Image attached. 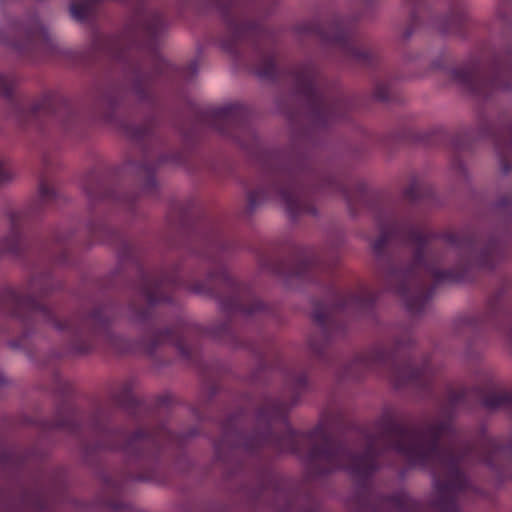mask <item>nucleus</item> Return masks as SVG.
Returning <instances> with one entry per match:
<instances>
[{
  "instance_id": "nucleus-1",
  "label": "nucleus",
  "mask_w": 512,
  "mask_h": 512,
  "mask_svg": "<svg viewBox=\"0 0 512 512\" xmlns=\"http://www.w3.org/2000/svg\"><path fill=\"white\" fill-rule=\"evenodd\" d=\"M307 470L314 476H324L335 470L347 471L361 487H367L371 477L384 462L395 469L429 470L435 478L438 492L433 502L436 512H460L462 497L475 498L481 490L474 485L467 471L480 450H307ZM478 455L500 478L512 479V450H481Z\"/></svg>"
},
{
  "instance_id": "nucleus-2",
  "label": "nucleus",
  "mask_w": 512,
  "mask_h": 512,
  "mask_svg": "<svg viewBox=\"0 0 512 512\" xmlns=\"http://www.w3.org/2000/svg\"><path fill=\"white\" fill-rule=\"evenodd\" d=\"M289 408L286 404L273 400L266 403L258 413V422H267L268 426L257 431L252 437L250 448L255 446H271L275 448H295L308 442L323 440L325 445H350V440L360 437L357 432L343 434L337 441L332 440L324 426L318 425L308 432L293 430L286 420Z\"/></svg>"
},
{
  "instance_id": "nucleus-3",
  "label": "nucleus",
  "mask_w": 512,
  "mask_h": 512,
  "mask_svg": "<svg viewBox=\"0 0 512 512\" xmlns=\"http://www.w3.org/2000/svg\"><path fill=\"white\" fill-rule=\"evenodd\" d=\"M125 467L121 479L117 482L106 481L105 489L111 495L101 500L102 506L109 512H126L128 503L121 498V486L125 481L165 482V464L161 459V450H126Z\"/></svg>"
},
{
  "instance_id": "nucleus-4",
  "label": "nucleus",
  "mask_w": 512,
  "mask_h": 512,
  "mask_svg": "<svg viewBox=\"0 0 512 512\" xmlns=\"http://www.w3.org/2000/svg\"><path fill=\"white\" fill-rule=\"evenodd\" d=\"M424 273H429L436 282L459 279L451 271L441 272L426 264H422V251L420 248L415 252L414 264L411 267L405 270L390 271L384 277L388 288L400 297L407 310L413 314L420 312L429 298V292L423 279Z\"/></svg>"
},
{
  "instance_id": "nucleus-5",
  "label": "nucleus",
  "mask_w": 512,
  "mask_h": 512,
  "mask_svg": "<svg viewBox=\"0 0 512 512\" xmlns=\"http://www.w3.org/2000/svg\"><path fill=\"white\" fill-rule=\"evenodd\" d=\"M448 427V422L438 421L421 426H396L388 435L390 448H435Z\"/></svg>"
},
{
  "instance_id": "nucleus-6",
  "label": "nucleus",
  "mask_w": 512,
  "mask_h": 512,
  "mask_svg": "<svg viewBox=\"0 0 512 512\" xmlns=\"http://www.w3.org/2000/svg\"><path fill=\"white\" fill-rule=\"evenodd\" d=\"M12 299L14 303L17 305V307H28L31 310L33 317L35 319L47 322L60 331L72 329L70 322L66 320L64 322L59 321L51 314L50 310L47 307L36 302L34 299L30 297L16 296L14 294L12 296Z\"/></svg>"
},
{
  "instance_id": "nucleus-7",
  "label": "nucleus",
  "mask_w": 512,
  "mask_h": 512,
  "mask_svg": "<svg viewBox=\"0 0 512 512\" xmlns=\"http://www.w3.org/2000/svg\"><path fill=\"white\" fill-rule=\"evenodd\" d=\"M19 34L21 40L13 43V46L19 50L29 49L30 47L47 41L48 39L46 30L40 24H36L32 29L20 30Z\"/></svg>"
},
{
  "instance_id": "nucleus-8",
  "label": "nucleus",
  "mask_w": 512,
  "mask_h": 512,
  "mask_svg": "<svg viewBox=\"0 0 512 512\" xmlns=\"http://www.w3.org/2000/svg\"><path fill=\"white\" fill-rule=\"evenodd\" d=\"M349 432H357L359 434H361L360 437H357V438H354L352 440H350V442L354 443V444H350V445H325L323 443V440L321 439H318L317 442H308L307 444H313L315 445V449H318V446L317 445H321V446H324V448H372V446L374 445V442L372 441L371 437L365 432V431H362V430H346V431H343L341 433H338L336 435H330L328 432H327V435L334 441H337L339 439V437H341L343 434H346V433H349Z\"/></svg>"
},
{
  "instance_id": "nucleus-9",
  "label": "nucleus",
  "mask_w": 512,
  "mask_h": 512,
  "mask_svg": "<svg viewBox=\"0 0 512 512\" xmlns=\"http://www.w3.org/2000/svg\"><path fill=\"white\" fill-rule=\"evenodd\" d=\"M136 25L137 32L153 37L162 30L164 22L158 13H149L139 16Z\"/></svg>"
},
{
  "instance_id": "nucleus-10",
  "label": "nucleus",
  "mask_w": 512,
  "mask_h": 512,
  "mask_svg": "<svg viewBox=\"0 0 512 512\" xmlns=\"http://www.w3.org/2000/svg\"><path fill=\"white\" fill-rule=\"evenodd\" d=\"M483 406L489 410L508 409L512 411V391H498L483 399Z\"/></svg>"
},
{
  "instance_id": "nucleus-11",
  "label": "nucleus",
  "mask_w": 512,
  "mask_h": 512,
  "mask_svg": "<svg viewBox=\"0 0 512 512\" xmlns=\"http://www.w3.org/2000/svg\"><path fill=\"white\" fill-rule=\"evenodd\" d=\"M349 34V31L343 21H336L327 27V31L323 33L326 41L335 44H343Z\"/></svg>"
},
{
  "instance_id": "nucleus-12",
  "label": "nucleus",
  "mask_w": 512,
  "mask_h": 512,
  "mask_svg": "<svg viewBox=\"0 0 512 512\" xmlns=\"http://www.w3.org/2000/svg\"><path fill=\"white\" fill-rule=\"evenodd\" d=\"M55 425L67 430H74L78 425V414L73 407L67 406L61 408L55 420Z\"/></svg>"
},
{
  "instance_id": "nucleus-13",
  "label": "nucleus",
  "mask_w": 512,
  "mask_h": 512,
  "mask_svg": "<svg viewBox=\"0 0 512 512\" xmlns=\"http://www.w3.org/2000/svg\"><path fill=\"white\" fill-rule=\"evenodd\" d=\"M387 357L388 353L383 348H376L362 354L359 358V361L362 366L373 369L383 364Z\"/></svg>"
},
{
  "instance_id": "nucleus-14",
  "label": "nucleus",
  "mask_w": 512,
  "mask_h": 512,
  "mask_svg": "<svg viewBox=\"0 0 512 512\" xmlns=\"http://www.w3.org/2000/svg\"><path fill=\"white\" fill-rule=\"evenodd\" d=\"M314 74L310 69H304L297 73L296 83L297 88L300 93L305 95H313L314 94V86H313Z\"/></svg>"
},
{
  "instance_id": "nucleus-15",
  "label": "nucleus",
  "mask_w": 512,
  "mask_h": 512,
  "mask_svg": "<svg viewBox=\"0 0 512 512\" xmlns=\"http://www.w3.org/2000/svg\"><path fill=\"white\" fill-rule=\"evenodd\" d=\"M152 438V434L145 428H137L124 436L127 446L146 444Z\"/></svg>"
},
{
  "instance_id": "nucleus-16",
  "label": "nucleus",
  "mask_w": 512,
  "mask_h": 512,
  "mask_svg": "<svg viewBox=\"0 0 512 512\" xmlns=\"http://www.w3.org/2000/svg\"><path fill=\"white\" fill-rule=\"evenodd\" d=\"M166 285V281H161L153 287H148L144 292L148 303L154 304L156 302L166 300L167 298L161 295V291L166 287Z\"/></svg>"
},
{
  "instance_id": "nucleus-17",
  "label": "nucleus",
  "mask_w": 512,
  "mask_h": 512,
  "mask_svg": "<svg viewBox=\"0 0 512 512\" xmlns=\"http://www.w3.org/2000/svg\"><path fill=\"white\" fill-rule=\"evenodd\" d=\"M331 316V309L317 305L313 312V321L324 330L326 324L329 322Z\"/></svg>"
},
{
  "instance_id": "nucleus-18",
  "label": "nucleus",
  "mask_w": 512,
  "mask_h": 512,
  "mask_svg": "<svg viewBox=\"0 0 512 512\" xmlns=\"http://www.w3.org/2000/svg\"><path fill=\"white\" fill-rule=\"evenodd\" d=\"M282 199L284 200L287 210L290 213L291 217L293 218L295 216V209H298L299 211H304L299 203L298 199L294 195V193L289 191H283L281 193Z\"/></svg>"
},
{
  "instance_id": "nucleus-19",
  "label": "nucleus",
  "mask_w": 512,
  "mask_h": 512,
  "mask_svg": "<svg viewBox=\"0 0 512 512\" xmlns=\"http://www.w3.org/2000/svg\"><path fill=\"white\" fill-rule=\"evenodd\" d=\"M89 325L93 326L94 333L107 334V320L103 319L100 315L94 314L88 319Z\"/></svg>"
},
{
  "instance_id": "nucleus-20",
  "label": "nucleus",
  "mask_w": 512,
  "mask_h": 512,
  "mask_svg": "<svg viewBox=\"0 0 512 512\" xmlns=\"http://www.w3.org/2000/svg\"><path fill=\"white\" fill-rule=\"evenodd\" d=\"M391 232H394V227L391 229V231L389 229L381 227V235L377 240L374 241L372 245L375 254L379 255L382 253L383 248L387 243Z\"/></svg>"
},
{
  "instance_id": "nucleus-21",
  "label": "nucleus",
  "mask_w": 512,
  "mask_h": 512,
  "mask_svg": "<svg viewBox=\"0 0 512 512\" xmlns=\"http://www.w3.org/2000/svg\"><path fill=\"white\" fill-rule=\"evenodd\" d=\"M420 377V371H407L406 369L399 372V374L394 376V382L396 386H401L410 380H414Z\"/></svg>"
},
{
  "instance_id": "nucleus-22",
  "label": "nucleus",
  "mask_w": 512,
  "mask_h": 512,
  "mask_svg": "<svg viewBox=\"0 0 512 512\" xmlns=\"http://www.w3.org/2000/svg\"><path fill=\"white\" fill-rule=\"evenodd\" d=\"M132 387L130 383L122 385L121 390L118 394H115L114 398L120 405H126L132 401Z\"/></svg>"
},
{
  "instance_id": "nucleus-23",
  "label": "nucleus",
  "mask_w": 512,
  "mask_h": 512,
  "mask_svg": "<svg viewBox=\"0 0 512 512\" xmlns=\"http://www.w3.org/2000/svg\"><path fill=\"white\" fill-rule=\"evenodd\" d=\"M15 86L16 81L13 78L0 75V95L10 96Z\"/></svg>"
},
{
  "instance_id": "nucleus-24",
  "label": "nucleus",
  "mask_w": 512,
  "mask_h": 512,
  "mask_svg": "<svg viewBox=\"0 0 512 512\" xmlns=\"http://www.w3.org/2000/svg\"><path fill=\"white\" fill-rule=\"evenodd\" d=\"M15 173L7 166L5 162L0 160V184L13 179Z\"/></svg>"
},
{
  "instance_id": "nucleus-25",
  "label": "nucleus",
  "mask_w": 512,
  "mask_h": 512,
  "mask_svg": "<svg viewBox=\"0 0 512 512\" xmlns=\"http://www.w3.org/2000/svg\"><path fill=\"white\" fill-rule=\"evenodd\" d=\"M404 193L408 199L414 200L418 198L420 196V183L416 180L412 181Z\"/></svg>"
},
{
  "instance_id": "nucleus-26",
  "label": "nucleus",
  "mask_w": 512,
  "mask_h": 512,
  "mask_svg": "<svg viewBox=\"0 0 512 512\" xmlns=\"http://www.w3.org/2000/svg\"><path fill=\"white\" fill-rule=\"evenodd\" d=\"M39 194L43 199L48 200L55 195V191L46 181H41L39 184Z\"/></svg>"
},
{
  "instance_id": "nucleus-27",
  "label": "nucleus",
  "mask_w": 512,
  "mask_h": 512,
  "mask_svg": "<svg viewBox=\"0 0 512 512\" xmlns=\"http://www.w3.org/2000/svg\"><path fill=\"white\" fill-rule=\"evenodd\" d=\"M110 41L101 35H97L94 37L92 46L94 50L100 51V50H108L109 49Z\"/></svg>"
},
{
  "instance_id": "nucleus-28",
  "label": "nucleus",
  "mask_w": 512,
  "mask_h": 512,
  "mask_svg": "<svg viewBox=\"0 0 512 512\" xmlns=\"http://www.w3.org/2000/svg\"><path fill=\"white\" fill-rule=\"evenodd\" d=\"M0 512H26V508L22 503L8 502L0 509Z\"/></svg>"
},
{
  "instance_id": "nucleus-29",
  "label": "nucleus",
  "mask_w": 512,
  "mask_h": 512,
  "mask_svg": "<svg viewBox=\"0 0 512 512\" xmlns=\"http://www.w3.org/2000/svg\"><path fill=\"white\" fill-rule=\"evenodd\" d=\"M392 503L397 506L400 510H404L406 506L408 505V502L406 499L400 497V496H393L391 497Z\"/></svg>"
},
{
  "instance_id": "nucleus-30",
  "label": "nucleus",
  "mask_w": 512,
  "mask_h": 512,
  "mask_svg": "<svg viewBox=\"0 0 512 512\" xmlns=\"http://www.w3.org/2000/svg\"><path fill=\"white\" fill-rule=\"evenodd\" d=\"M262 196V192L254 191L249 194V205L251 208H254L257 204V201L260 200Z\"/></svg>"
},
{
  "instance_id": "nucleus-31",
  "label": "nucleus",
  "mask_w": 512,
  "mask_h": 512,
  "mask_svg": "<svg viewBox=\"0 0 512 512\" xmlns=\"http://www.w3.org/2000/svg\"><path fill=\"white\" fill-rule=\"evenodd\" d=\"M264 308V305L262 304V302L260 301H256L255 303H253L252 307L249 308V309H243V312L247 315H252L254 312L256 311H260Z\"/></svg>"
},
{
  "instance_id": "nucleus-32",
  "label": "nucleus",
  "mask_w": 512,
  "mask_h": 512,
  "mask_svg": "<svg viewBox=\"0 0 512 512\" xmlns=\"http://www.w3.org/2000/svg\"><path fill=\"white\" fill-rule=\"evenodd\" d=\"M232 110H233V106H226V107L220 108L215 112V116L228 117L232 113Z\"/></svg>"
},
{
  "instance_id": "nucleus-33",
  "label": "nucleus",
  "mask_w": 512,
  "mask_h": 512,
  "mask_svg": "<svg viewBox=\"0 0 512 512\" xmlns=\"http://www.w3.org/2000/svg\"><path fill=\"white\" fill-rule=\"evenodd\" d=\"M285 498H286V504H285V507L283 509V512H293V510H294V503L292 502V499H291L290 495H285Z\"/></svg>"
},
{
  "instance_id": "nucleus-34",
  "label": "nucleus",
  "mask_w": 512,
  "mask_h": 512,
  "mask_svg": "<svg viewBox=\"0 0 512 512\" xmlns=\"http://www.w3.org/2000/svg\"><path fill=\"white\" fill-rule=\"evenodd\" d=\"M410 237L413 241L419 243V244H422L423 240H424V236L419 233V232H416V231H412L410 233Z\"/></svg>"
},
{
  "instance_id": "nucleus-35",
  "label": "nucleus",
  "mask_w": 512,
  "mask_h": 512,
  "mask_svg": "<svg viewBox=\"0 0 512 512\" xmlns=\"http://www.w3.org/2000/svg\"><path fill=\"white\" fill-rule=\"evenodd\" d=\"M190 290H191L192 292H195V293H205V292H207V291H208L204 286L199 285V284L194 285V286H191V287H190Z\"/></svg>"
},
{
  "instance_id": "nucleus-36",
  "label": "nucleus",
  "mask_w": 512,
  "mask_h": 512,
  "mask_svg": "<svg viewBox=\"0 0 512 512\" xmlns=\"http://www.w3.org/2000/svg\"><path fill=\"white\" fill-rule=\"evenodd\" d=\"M177 348H178V350L180 351V353H181L184 357H186V358H188V357H189V355H190V354H189L188 350L184 347V344H183V343H181V342L177 343Z\"/></svg>"
},
{
  "instance_id": "nucleus-37",
  "label": "nucleus",
  "mask_w": 512,
  "mask_h": 512,
  "mask_svg": "<svg viewBox=\"0 0 512 512\" xmlns=\"http://www.w3.org/2000/svg\"><path fill=\"white\" fill-rule=\"evenodd\" d=\"M9 218L11 221V225L14 227L16 220H18L20 218V215L18 213L12 212L9 214Z\"/></svg>"
},
{
  "instance_id": "nucleus-38",
  "label": "nucleus",
  "mask_w": 512,
  "mask_h": 512,
  "mask_svg": "<svg viewBox=\"0 0 512 512\" xmlns=\"http://www.w3.org/2000/svg\"><path fill=\"white\" fill-rule=\"evenodd\" d=\"M326 107L322 106V103H320L317 107V110H316V113L318 114V116L320 117L321 114H326L327 111H326Z\"/></svg>"
},
{
  "instance_id": "nucleus-39",
  "label": "nucleus",
  "mask_w": 512,
  "mask_h": 512,
  "mask_svg": "<svg viewBox=\"0 0 512 512\" xmlns=\"http://www.w3.org/2000/svg\"><path fill=\"white\" fill-rule=\"evenodd\" d=\"M456 75L460 78L461 81L463 82H469L470 81V76L469 75H466V74H463L461 72H456Z\"/></svg>"
},
{
  "instance_id": "nucleus-40",
  "label": "nucleus",
  "mask_w": 512,
  "mask_h": 512,
  "mask_svg": "<svg viewBox=\"0 0 512 512\" xmlns=\"http://www.w3.org/2000/svg\"><path fill=\"white\" fill-rule=\"evenodd\" d=\"M189 69L191 70V75H195L197 73V63L193 62L189 65Z\"/></svg>"
},
{
  "instance_id": "nucleus-41",
  "label": "nucleus",
  "mask_w": 512,
  "mask_h": 512,
  "mask_svg": "<svg viewBox=\"0 0 512 512\" xmlns=\"http://www.w3.org/2000/svg\"><path fill=\"white\" fill-rule=\"evenodd\" d=\"M168 336V331H165V332H160L158 335H157V340L158 341H163L164 338H166Z\"/></svg>"
},
{
  "instance_id": "nucleus-42",
  "label": "nucleus",
  "mask_w": 512,
  "mask_h": 512,
  "mask_svg": "<svg viewBox=\"0 0 512 512\" xmlns=\"http://www.w3.org/2000/svg\"><path fill=\"white\" fill-rule=\"evenodd\" d=\"M301 512H319V511L313 507H309V508L304 509Z\"/></svg>"
},
{
  "instance_id": "nucleus-43",
  "label": "nucleus",
  "mask_w": 512,
  "mask_h": 512,
  "mask_svg": "<svg viewBox=\"0 0 512 512\" xmlns=\"http://www.w3.org/2000/svg\"><path fill=\"white\" fill-rule=\"evenodd\" d=\"M310 346H311V347H312L316 352H318V349H317V347H316V344H315L314 340H310Z\"/></svg>"
},
{
  "instance_id": "nucleus-44",
  "label": "nucleus",
  "mask_w": 512,
  "mask_h": 512,
  "mask_svg": "<svg viewBox=\"0 0 512 512\" xmlns=\"http://www.w3.org/2000/svg\"><path fill=\"white\" fill-rule=\"evenodd\" d=\"M351 54H352V56H355V57H360V56H361V55H360L359 53H357L354 49H352Z\"/></svg>"
},
{
  "instance_id": "nucleus-45",
  "label": "nucleus",
  "mask_w": 512,
  "mask_h": 512,
  "mask_svg": "<svg viewBox=\"0 0 512 512\" xmlns=\"http://www.w3.org/2000/svg\"><path fill=\"white\" fill-rule=\"evenodd\" d=\"M217 451L219 452V453H218V455H217V457H222V456H224V455H223V452H225L226 450L219 449V450H217Z\"/></svg>"
},
{
  "instance_id": "nucleus-46",
  "label": "nucleus",
  "mask_w": 512,
  "mask_h": 512,
  "mask_svg": "<svg viewBox=\"0 0 512 512\" xmlns=\"http://www.w3.org/2000/svg\"><path fill=\"white\" fill-rule=\"evenodd\" d=\"M508 337H509V341H510V343L512 344V328H511V329H510V331H509V335H508Z\"/></svg>"
},
{
  "instance_id": "nucleus-47",
  "label": "nucleus",
  "mask_w": 512,
  "mask_h": 512,
  "mask_svg": "<svg viewBox=\"0 0 512 512\" xmlns=\"http://www.w3.org/2000/svg\"><path fill=\"white\" fill-rule=\"evenodd\" d=\"M503 170H504L505 173L508 172V168H507L506 165H503Z\"/></svg>"
},
{
  "instance_id": "nucleus-48",
  "label": "nucleus",
  "mask_w": 512,
  "mask_h": 512,
  "mask_svg": "<svg viewBox=\"0 0 512 512\" xmlns=\"http://www.w3.org/2000/svg\"><path fill=\"white\" fill-rule=\"evenodd\" d=\"M488 444L491 446H495V443L492 440H489Z\"/></svg>"
},
{
  "instance_id": "nucleus-49",
  "label": "nucleus",
  "mask_w": 512,
  "mask_h": 512,
  "mask_svg": "<svg viewBox=\"0 0 512 512\" xmlns=\"http://www.w3.org/2000/svg\"><path fill=\"white\" fill-rule=\"evenodd\" d=\"M77 350H78V351H80V352H86V351H88V349H78V348H77Z\"/></svg>"
},
{
  "instance_id": "nucleus-50",
  "label": "nucleus",
  "mask_w": 512,
  "mask_h": 512,
  "mask_svg": "<svg viewBox=\"0 0 512 512\" xmlns=\"http://www.w3.org/2000/svg\"><path fill=\"white\" fill-rule=\"evenodd\" d=\"M497 146H498V149H502L501 144L498 143Z\"/></svg>"
}]
</instances>
